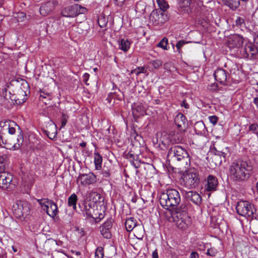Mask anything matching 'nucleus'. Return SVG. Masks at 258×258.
Masks as SVG:
<instances>
[{
    "instance_id": "17",
    "label": "nucleus",
    "mask_w": 258,
    "mask_h": 258,
    "mask_svg": "<svg viewBox=\"0 0 258 258\" xmlns=\"http://www.w3.org/2000/svg\"><path fill=\"white\" fill-rule=\"evenodd\" d=\"M185 199L191 201L196 205L199 206L202 203V197L198 192L194 191H186L184 194Z\"/></svg>"
},
{
    "instance_id": "24",
    "label": "nucleus",
    "mask_w": 258,
    "mask_h": 258,
    "mask_svg": "<svg viewBox=\"0 0 258 258\" xmlns=\"http://www.w3.org/2000/svg\"><path fill=\"white\" fill-rule=\"evenodd\" d=\"M123 96V95L122 93L121 92L119 89H117V91H115L109 93L106 100L108 103H110L112 99H116L118 100H121Z\"/></svg>"
},
{
    "instance_id": "5",
    "label": "nucleus",
    "mask_w": 258,
    "mask_h": 258,
    "mask_svg": "<svg viewBox=\"0 0 258 258\" xmlns=\"http://www.w3.org/2000/svg\"><path fill=\"white\" fill-rule=\"evenodd\" d=\"M199 182L198 172L195 169H191L183 175L181 183L185 187L193 188L198 185Z\"/></svg>"
},
{
    "instance_id": "25",
    "label": "nucleus",
    "mask_w": 258,
    "mask_h": 258,
    "mask_svg": "<svg viewBox=\"0 0 258 258\" xmlns=\"http://www.w3.org/2000/svg\"><path fill=\"white\" fill-rule=\"evenodd\" d=\"M6 125H8L9 133L11 135H14L18 129L20 132L21 129L20 126L14 121L9 120L5 122Z\"/></svg>"
},
{
    "instance_id": "1",
    "label": "nucleus",
    "mask_w": 258,
    "mask_h": 258,
    "mask_svg": "<svg viewBox=\"0 0 258 258\" xmlns=\"http://www.w3.org/2000/svg\"><path fill=\"white\" fill-rule=\"evenodd\" d=\"M180 201L179 192L173 188L166 190L159 197L161 206L170 212L171 217L168 220L175 222L179 228L185 229L190 222L187 213L188 205L182 203L179 206Z\"/></svg>"
},
{
    "instance_id": "12",
    "label": "nucleus",
    "mask_w": 258,
    "mask_h": 258,
    "mask_svg": "<svg viewBox=\"0 0 258 258\" xmlns=\"http://www.w3.org/2000/svg\"><path fill=\"white\" fill-rule=\"evenodd\" d=\"M79 208L80 209L81 214L85 217L86 219H91L93 217V213H95V210L89 203L85 202L82 204H79Z\"/></svg>"
},
{
    "instance_id": "10",
    "label": "nucleus",
    "mask_w": 258,
    "mask_h": 258,
    "mask_svg": "<svg viewBox=\"0 0 258 258\" xmlns=\"http://www.w3.org/2000/svg\"><path fill=\"white\" fill-rule=\"evenodd\" d=\"M113 220L112 218L108 219L99 227L100 231L103 237L106 239H110L112 237L111 229Z\"/></svg>"
},
{
    "instance_id": "64",
    "label": "nucleus",
    "mask_w": 258,
    "mask_h": 258,
    "mask_svg": "<svg viewBox=\"0 0 258 258\" xmlns=\"http://www.w3.org/2000/svg\"><path fill=\"white\" fill-rule=\"evenodd\" d=\"M79 145L82 147H85L86 146V143L83 142L81 143Z\"/></svg>"
},
{
    "instance_id": "58",
    "label": "nucleus",
    "mask_w": 258,
    "mask_h": 258,
    "mask_svg": "<svg viewBox=\"0 0 258 258\" xmlns=\"http://www.w3.org/2000/svg\"><path fill=\"white\" fill-rule=\"evenodd\" d=\"M102 174L104 177H108L110 176V172L108 170H104Z\"/></svg>"
},
{
    "instance_id": "13",
    "label": "nucleus",
    "mask_w": 258,
    "mask_h": 258,
    "mask_svg": "<svg viewBox=\"0 0 258 258\" xmlns=\"http://www.w3.org/2000/svg\"><path fill=\"white\" fill-rule=\"evenodd\" d=\"M57 5L56 1H48L43 4L39 9L40 14L43 16L48 15L54 11Z\"/></svg>"
},
{
    "instance_id": "27",
    "label": "nucleus",
    "mask_w": 258,
    "mask_h": 258,
    "mask_svg": "<svg viewBox=\"0 0 258 258\" xmlns=\"http://www.w3.org/2000/svg\"><path fill=\"white\" fill-rule=\"evenodd\" d=\"M240 0H222L224 5L229 7L231 10H235L240 5Z\"/></svg>"
},
{
    "instance_id": "49",
    "label": "nucleus",
    "mask_w": 258,
    "mask_h": 258,
    "mask_svg": "<svg viewBox=\"0 0 258 258\" xmlns=\"http://www.w3.org/2000/svg\"><path fill=\"white\" fill-rule=\"evenodd\" d=\"M145 70L144 68L143 67H138L136 69H134L132 70L131 73L132 74H135L136 75H139L141 73H144V71Z\"/></svg>"
},
{
    "instance_id": "51",
    "label": "nucleus",
    "mask_w": 258,
    "mask_h": 258,
    "mask_svg": "<svg viewBox=\"0 0 258 258\" xmlns=\"http://www.w3.org/2000/svg\"><path fill=\"white\" fill-rule=\"evenodd\" d=\"M244 24V20L243 18L238 17L235 21V25L237 27H241Z\"/></svg>"
},
{
    "instance_id": "55",
    "label": "nucleus",
    "mask_w": 258,
    "mask_h": 258,
    "mask_svg": "<svg viewBox=\"0 0 258 258\" xmlns=\"http://www.w3.org/2000/svg\"><path fill=\"white\" fill-rule=\"evenodd\" d=\"M206 254L208 255H210L212 256H214L216 254V252L211 249H209L206 252Z\"/></svg>"
},
{
    "instance_id": "7",
    "label": "nucleus",
    "mask_w": 258,
    "mask_h": 258,
    "mask_svg": "<svg viewBox=\"0 0 258 258\" xmlns=\"http://www.w3.org/2000/svg\"><path fill=\"white\" fill-rule=\"evenodd\" d=\"M38 202L46 213L54 218L58 213L57 205L52 201L47 199L38 200Z\"/></svg>"
},
{
    "instance_id": "38",
    "label": "nucleus",
    "mask_w": 258,
    "mask_h": 258,
    "mask_svg": "<svg viewBox=\"0 0 258 258\" xmlns=\"http://www.w3.org/2000/svg\"><path fill=\"white\" fill-rule=\"evenodd\" d=\"M75 7L77 16L80 14H85L87 12V9L86 8L82 7L79 5H75Z\"/></svg>"
},
{
    "instance_id": "16",
    "label": "nucleus",
    "mask_w": 258,
    "mask_h": 258,
    "mask_svg": "<svg viewBox=\"0 0 258 258\" xmlns=\"http://www.w3.org/2000/svg\"><path fill=\"white\" fill-rule=\"evenodd\" d=\"M12 175L7 172H0V188L3 189L8 188L12 181Z\"/></svg>"
},
{
    "instance_id": "36",
    "label": "nucleus",
    "mask_w": 258,
    "mask_h": 258,
    "mask_svg": "<svg viewBox=\"0 0 258 258\" xmlns=\"http://www.w3.org/2000/svg\"><path fill=\"white\" fill-rule=\"evenodd\" d=\"M212 162H214L216 165H220L223 160V156L213 155L211 157Z\"/></svg>"
},
{
    "instance_id": "56",
    "label": "nucleus",
    "mask_w": 258,
    "mask_h": 258,
    "mask_svg": "<svg viewBox=\"0 0 258 258\" xmlns=\"http://www.w3.org/2000/svg\"><path fill=\"white\" fill-rule=\"evenodd\" d=\"M181 106H183L185 108L188 109L189 107V104L186 102V100H183L181 103Z\"/></svg>"
},
{
    "instance_id": "34",
    "label": "nucleus",
    "mask_w": 258,
    "mask_h": 258,
    "mask_svg": "<svg viewBox=\"0 0 258 258\" xmlns=\"http://www.w3.org/2000/svg\"><path fill=\"white\" fill-rule=\"evenodd\" d=\"M158 7H159V10H162L165 12L169 8V5L165 0H156Z\"/></svg>"
},
{
    "instance_id": "53",
    "label": "nucleus",
    "mask_w": 258,
    "mask_h": 258,
    "mask_svg": "<svg viewBox=\"0 0 258 258\" xmlns=\"http://www.w3.org/2000/svg\"><path fill=\"white\" fill-rule=\"evenodd\" d=\"M218 84L217 83H212L208 86V89L212 91H215L218 90Z\"/></svg>"
},
{
    "instance_id": "63",
    "label": "nucleus",
    "mask_w": 258,
    "mask_h": 258,
    "mask_svg": "<svg viewBox=\"0 0 258 258\" xmlns=\"http://www.w3.org/2000/svg\"><path fill=\"white\" fill-rule=\"evenodd\" d=\"M161 143H159V145L161 146V145H162L163 146V147L166 148L167 147V143H166L165 142H164L163 141H161Z\"/></svg>"
},
{
    "instance_id": "42",
    "label": "nucleus",
    "mask_w": 258,
    "mask_h": 258,
    "mask_svg": "<svg viewBox=\"0 0 258 258\" xmlns=\"http://www.w3.org/2000/svg\"><path fill=\"white\" fill-rule=\"evenodd\" d=\"M6 156H0V172H4L6 168Z\"/></svg>"
},
{
    "instance_id": "21",
    "label": "nucleus",
    "mask_w": 258,
    "mask_h": 258,
    "mask_svg": "<svg viewBox=\"0 0 258 258\" xmlns=\"http://www.w3.org/2000/svg\"><path fill=\"white\" fill-rule=\"evenodd\" d=\"M61 15L66 17H74L76 16V11L75 5L67 7L61 12Z\"/></svg>"
},
{
    "instance_id": "22",
    "label": "nucleus",
    "mask_w": 258,
    "mask_h": 258,
    "mask_svg": "<svg viewBox=\"0 0 258 258\" xmlns=\"http://www.w3.org/2000/svg\"><path fill=\"white\" fill-rule=\"evenodd\" d=\"M194 130L197 135H204L207 132L205 125L203 121H197L194 125Z\"/></svg>"
},
{
    "instance_id": "4",
    "label": "nucleus",
    "mask_w": 258,
    "mask_h": 258,
    "mask_svg": "<svg viewBox=\"0 0 258 258\" xmlns=\"http://www.w3.org/2000/svg\"><path fill=\"white\" fill-rule=\"evenodd\" d=\"M12 211L17 219L26 221L30 214V205L25 201H19L13 205Z\"/></svg>"
},
{
    "instance_id": "46",
    "label": "nucleus",
    "mask_w": 258,
    "mask_h": 258,
    "mask_svg": "<svg viewBox=\"0 0 258 258\" xmlns=\"http://www.w3.org/2000/svg\"><path fill=\"white\" fill-rule=\"evenodd\" d=\"M5 92L3 93L4 99L8 101V102H10V100H11V102L10 103L12 104V99L9 95L12 96L13 94H12L10 91H9L8 92L7 90L6 89H5Z\"/></svg>"
},
{
    "instance_id": "23",
    "label": "nucleus",
    "mask_w": 258,
    "mask_h": 258,
    "mask_svg": "<svg viewBox=\"0 0 258 258\" xmlns=\"http://www.w3.org/2000/svg\"><path fill=\"white\" fill-rule=\"evenodd\" d=\"M132 112L134 116L138 117L141 115H143L145 112V107L140 103H135L132 106Z\"/></svg>"
},
{
    "instance_id": "8",
    "label": "nucleus",
    "mask_w": 258,
    "mask_h": 258,
    "mask_svg": "<svg viewBox=\"0 0 258 258\" xmlns=\"http://www.w3.org/2000/svg\"><path fill=\"white\" fill-rule=\"evenodd\" d=\"M168 20L167 14L162 10H155L150 16V20L154 25H161Z\"/></svg>"
},
{
    "instance_id": "2",
    "label": "nucleus",
    "mask_w": 258,
    "mask_h": 258,
    "mask_svg": "<svg viewBox=\"0 0 258 258\" xmlns=\"http://www.w3.org/2000/svg\"><path fill=\"white\" fill-rule=\"evenodd\" d=\"M253 166L249 160H236L229 167V176L236 182L247 180L252 173Z\"/></svg>"
},
{
    "instance_id": "54",
    "label": "nucleus",
    "mask_w": 258,
    "mask_h": 258,
    "mask_svg": "<svg viewBox=\"0 0 258 258\" xmlns=\"http://www.w3.org/2000/svg\"><path fill=\"white\" fill-rule=\"evenodd\" d=\"M90 75L88 73H85L83 76V81L85 83L86 85H89V84L87 83L89 79Z\"/></svg>"
},
{
    "instance_id": "44",
    "label": "nucleus",
    "mask_w": 258,
    "mask_h": 258,
    "mask_svg": "<svg viewBox=\"0 0 258 258\" xmlns=\"http://www.w3.org/2000/svg\"><path fill=\"white\" fill-rule=\"evenodd\" d=\"M249 131L258 136V125L255 123L251 124L249 126Z\"/></svg>"
},
{
    "instance_id": "31",
    "label": "nucleus",
    "mask_w": 258,
    "mask_h": 258,
    "mask_svg": "<svg viewBox=\"0 0 258 258\" xmlns=\"http://www.w3.org/2000/svg\"><path fill=\"white\" fill-rule=\"evenodd\" d=\"M94 156L95 168L97 170H100L102 167V157L98 152L94 153Z\"/></svg>"
},
{
    "instance_id": "18",
    "label": "nucleus",
    "mask_w": 258,
    "mask_h": 258,
    "mask_svg": "<svg viewBox=\"0 0 258 258\" xmlns=\"http://www.w3.org/2000/svg\"><path fill=\"white\" fill-rule=\"evenodd\" d=\"M244 52L246 57L252 59L258 54V47L254 44L249 43L245 45Z\"/></svg>"
},
{
    "instance_id": "32",
    "label": "nucleus",
    "mask_w": 258,
    "mask_h": 258,
    "mask_svg": "<svg viewBox=\"0 0 258 258\" xmlns=\"http://www.w3.org/2000/svg\"><path fill=\"white\" fill-rule=\"evenodd\" d=\"M24 142L23 134L22 131L19 132V134L18 136L17 143H15L12 147L14 150L19 149L22 145Z\"/></svg>"
},
{
    "instance_id": "43",
    "label": "nucleus",
    "mask_w": 258,
    "mask_h": 258,
    "mask_svg": "<svg viewBox=\"0 0 258 258\" xmlns=\"http://www.w3.org/2000/svg\"><path fill=\"white\" fill-rule=\"evenodd\" d=\"M211 153H213V155L223 156V158L224 160H225V157L226 156V154L224 152L218 150L216 147L213 148V149L211 151Z\"/></svg>"
},
{
    "instance_id": "20",
    "label": "nucleus",
    "mask_w": 258,
    "mask_h": 258,
    "mask_svg": "<svg viewBox=\"0 0 258 258\" xmlns=\"http://www.w3.org/2000/svg\"><path fill=\"white\" fill-rule=\"evenodd\" d=\"M175 124L178 128H185L187 125L185 116L181 113L178 114L174 119Z\"/></svg>"
},
{
    "instance_id": "3",
    "label": "nucleus",
    "mask_w": 258,
    "mask_h": 258,
    "mask_svg": "<svg viewBox=\"0 0 258 258\" xmlns=\"http://www.w3.org/2000/svg\"><path fill=\"white\" fill-rule=\"evenodd\" d=\"M167 157L169 160L184 161L186 162V165L190 161L189 154L186 150L179 145L171 146L168 151Z\"/></svg>"
},
{
    "instance_id": "52",
    "label": "nucleus",
    "mask_w": 258,
    "mask_h": 258,
    "mask_svg": "<svg viewBox=\"0 0 258 258\" xmlns=\"http://www.w3.org/2000/svg\"><path fill=\"white\" fill-rule=\"evenodd\" d=\"M210 122L212 123L213 125H215L217 124L218 117L216 115L210 116L208 117Z\"/></svg>"
},
{
    "instance_id": "15",
    "label": "nucleus",
    "mask_w": 258,
    "mask_h": 258,
    "mask_svg": "<svg viewBox=\"0 0 258 258\" xmlns=\"http://www.w3.org/2000/svg\"><path fill=\"white\" fill-rule=\"evenodd\" d=\"M205 189L208 191H214L217 189L219 182L217 178L213 175H209L206 180Z\"/></svg>"
},
{
    "instance_id": "45",
    "label": "nucleus",
    "mask_w": 258,
    "mask_h": 258,
    "mask_svg": "<svg viewBox=\"0 0 258 258\" xmlns=\"http://www.w3.org/2000/svg\"><path fill=\"white\" fill-rule=\"evenodd\" d=\"M43 98H48V100L51 99L50 94L48 92H45L43 91H40L39 99L40 100L43 101Z\"/></svg>"
},
{
    "instance_id": "50",
    "label": "nucleus",
    "mask_w": 258,
    "mask_h": 258,
    "mask_svg": "<svg viewBox=\"0 0 258 258\" xmlns=\"http://www.w3.org/2000/svg\"><path fill=\"white\" fill-rule=\"evenodd\" d=\"M68 116L64 114V113H62V116H61V127H63L67 122Z\"/></svg>"
},
{
    "instance_id": "9",
    "label": "nucleus",
    "mask_w": 258,
    "mask_h": 258,
    "mask_svg": "<svg viewBox=\"0 0 258 258\" xmlns=\"http://www.w3.org/2000/svg\"><path fill=\"white\" fill-rule=\"evenodd\" d=\"M10 96V95H9ZM12 99V104L20 105L24 103L27 99V91L20 87L18 89L15 93L11 96Z\"/></svg>"
},
{
    "instance_id": "11",
    "label": "nucleus",
    "mask_w": 258,
    "mask_h": 258,
    "mask_svg": "<svg viewBox=\"0 0 258 258\" xmlns=\"http://www.w3.org/2000/svg\"><path fill=\"white\" fill-rule=\"evenodd\" d=\"M245 39L239 34H232L228 38V45L229 48H240L243 46Z\"/></svg>"
},
{
    "instance_id": "37",
    "label": "nucleus",
    "mask_w": 258,
    "mask_h": 258,
    "mask_svg": "<svg viewBox=\"0 0 258 258\" xmlns=\"http://www.w3.org/2000/svg\"><path fill=\"white\" fill-rule=\"evenodd\" d=\"M167 44L168 39L166 37H164L157 44V46L162 48L164 50H167Z\"/></svg>"
},
{
    "instance_id": "14",
    "label": "nucleus",
    "mask_w": 258,
    "mask_h": 258,
    "mask_svg": "<svg viewBox=\"0 0 258 258\" xmlns=\"http://www.w3.org/2000/svg\"><path fill=\"white\" fill-rule=\"evenodd\" d=\"M78 179L80 180L81 184L84 186L93 184L97 181L96 175L92 172H89L88 174H80L78 177Z\"/></svg>"
},
{
    "instance_id": "40",
    "label": "nucleus",
    "mask_w": 258,
    "mask_h": 258,
    "mask_svg": "<svg viewBox=\"0 0 258 258\" xmlns=\"http://www.w3.org/2000/svg\"><path fill=\"white\" fill-rule=\"evenodd\" d=\"M104 218V214L102 213H99L98 216H97V214L93 213V217L91 218V221L95 222V223L99 222L101 220Z\"/></svg>"
},
{
    "instance_id": "59",
    "label": "nucleus",
    "mask_w": 258,
    "mask_h": 258,
    "mask_svg": "<svg viewBox=\"0 0 258 258\" xmlns=\"http://www.w3.org/2000/svg\"><path fill=\"white\" fill-rule=\"evenodd\" d=\"M152 258H158V254L157 252V250L155 249L152 253Z\"/></svg>"
},
{
    "instance_id": "48",
    "label": "nucleus",
    "mask_w": 258,
    "mask_h": 258,
    "mask_svg": "<svg viewBox=\"0 0 258 258\" xmlns=\"http://www.w3.org/2000/svg\"><path fill=\"white\" fill-rule=\"evenodd\" d=\"M56 127L55 126V131L53 132H52V133H50L49 131H48L47 130L45 131L46 135L47 136V137L50 139H53L56 137V134H57Z\"/></svg>"
},
{
    "instance_id": "30",
    "label": "nucleus",
    "mask_w": 258,
    "mask_h": 258,
    "mask_svg": "<svg viewBox=\"0 0 258 258\" xmlns=\"http://www.w3.org/2000/svg\"><path fill=\"white\" fill-rule=\"evenodd\" d=\"M136 226L137 221L134 218L127 219L125 222V228L128 232L132 231Z\"/></svg>"
},
{
    "instance_id": "61",
    "label": "nucleus",
    "mask_w": 258,
    "mask_h": 258,
    "mask_svg": "<svg viewBox=\"0 0 258 258\" xmlns=\"http://www.w3.org/2000/svg\"><path fill=\"white\" fill-rule=\"evenodd\" d=\"M253 103L258 108V95L253 98Z\"/></svg>"
},
{
    "instance_id": "57",
    "label": "nucleus",
    "mask_w": 258,
    "mask_h": 258,
    "mask_svg": "<svg viewBox=\"0 0 258 258\" xmlns=\"http://www.w3.org/2000/svg\"><path fill=\"white\" fill-rule=\"evenodd\" d=\"M199 257V254L196 251H192L190 255L189 258H198Z\"/></svg>"
},
{
    "instance_id": "33",
    "label": "nucleus",
    "mask_w": 258,
    "mask_h": 258,
    "mask_svg": "<svg viewBox=\"0 0 258 258\" xmlns=\"http://www.w3.org/2000/svg\"><path fill=\"white\" fill-rule=\"evenodd\" d=\"M78 200V197L77 195L73 194L68 198V205L70 207H73L74 210H76L77 208L76 204Z\"/></svg>"
},
{
    "instance_id": "39",
    "label": "nucleus",
    "mask_w": 258,
    "mask_h": 258,
    "mask_svg": "<svg viewBox=\"0 0 258 258\" xmlns=\"http://www.w3.org/2000/svg\"><path fill=\"white\" fill-rule=\"evenodd\" d=\"M104 256V249L102 247H98L95 251V258H103Z\"/></svg>"
},
{
    "instance_id": "60",
    "label": "nucleus",
    "mask_w": 258,
    "mask_h": 258,
    "mask_svg": "<svg viewBox=\"0 0 258 258\" xmlns=\"http://www.w3.org/2000/svg\"><path fill=\"white\" fill-rule=\"evenodd\" d=\"M125 0H115V2L117 3V5L119 6H121Z\"/></svg>"
},
{
    "instance_id": "62",
    "label": "nucleus",
    "mask_w": 258,
    "mask_h": 258,
    "mask_svg": "<svg viewBox=\"0 0 258 258\" xmlns=\"http://www.w3.org/2000/svg\"><path fill=\"white\" fill-rule=\"evenodd\" d=\"M1 143H3V144H6V141H4L3 137L0 135V146L1 145Z\"/></svg>"
},
{
    "instance_id": "29",
    "label": "nucleus",
    "mask_w": 258,
    "mask_h": 258,
    "mask_svg": "<svg viewBox=\"0 0 258 258\" xmlns=\"http://www.w3.org/2000/svg\"><path fill=\"white\" fill-rule=\"evenodd\" d=\"M126 158L128 159L132 165H133L136 168H138L139 167V164L135 163V161H137L139 159V155L135 154L132 153L131 151L129 152L126 155Z\"/></svg>"
},
{
    "instance_id": "19",
    "label": "nucleus",
    "mask_w": 258,
    "mask_h": 258,
    "mask_svg": "<svg viewBox=\"0 0 258 258\" xmlns=\"http://www.w3.org/2000/svg\"><path fill=\"white\" fill-rule=\"evenodd\" d=\"M228 73L222 68L217 69L214 72L215 80L220 84L224 85L226 84L227 80Z\"/></svg>"
},
{
    "instance_id": "41",
    "label": "nucleus",
    "mask_w": 258,
    "mask_h": 258,
    "mask_svg": "<svg viewBox=\"0 0 258 258\" xmlns=\"http://www.w3.org/2000/svg\"><path fill=\"white\" fill-rule=\"evenodd\" d=\"M189 42L183 40L179 41L176 44V47L178 52L180 53L181 52V48L185 44L189 43Z\"/></svg>"
},
{
    "instance_id": "28",
    "label": "nucleus",
    "mask_w": 258,
    "mask_h": 258,
    "mask_svg": "<svg viewBox=\"0 0 258 258\" xmlns=\"http://www.w3.org/2000/svg\"><path fill=\"white\" fill-rule=\"evenodd\" d=\"M132 41L127 38H122L119 41V48L122 51L126 52L130 48Z\"/></svg>"
},
{
    "instance_id": "26",
    "label": "nucleus",
    "mask_w": 258,
    "mask_h": 258,
    "mask_svg": "<svg viewBox=\"0 0 258 258\" xmlns=\"http://www.w3.org/2000/svg\"><path fill=\"white\" fill-rule=\"evenodd\" d=\"M182 134L178 132H174L170 137V141L172 144H178L182 142Z\"/></svg>"
},
{
    "instance_id": "47",
    "label": "nucleus",
    "mask_w": 258,
    "mask_h": 258,
    "mask_svg": "<svg viewBox=\"0 0 258 258\" xmlns=\"http://www.w3.org/2000/svg\"><path fill=\"white\" fill-rule=\"evenodd\" d=\"M150 63L154 69H158L162 64V62L158 59L152 60Z\"/></svg>"
},
{
    "instance_id": "35",
    "label": "nucleus",
    "mask_w": 258,
    "mask_h": 258,
    "mask_svg": "<svg viewBox=\"0 0 258 258\" xmlns=\"http://www.w3.org/2000/svg\"><path fill=\"white\" fill-rule=\"evenodd\" d=\"M107 22V19L104 16L101 15L99 16L98 19V23L100 27H105L106 26Z\"/></svg>"
},
{
    "instance_id": "6",
    "label": "nucleus",
    "mask_w": 258,
    "mask_h": 258,
    "mask_svg": "<svg viewBox=\"0 0 258 258\" xmlns=\"http://www.w3.org/2000/svg\"><path fill=\"white\" fill-rule=\"evenodd\" d=\"M236 212L241 216L247 218H252L256 211L254 205L246 201H240L237 204Z\"/></svg>"
}]
</instances>
